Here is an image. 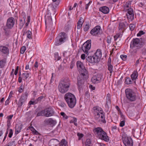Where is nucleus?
<instances>
[{
	"label": "nucleus",
	"mask_w": 146,
	"mask_h": 146,
	"mask_svg": "<svg viewBox=\"0 0 146 146\" xmlns=\"http://www.w3.org/2000/svg\"><path fill=\"white\" fill-rule=\"evenodd\" d=\"M29 73L27 72H26L24 73H23L22 74L23 78H24V80H27V78L29 76Z\"/></svg>",
	"instance_id": "30"
},
{
	"label": "nucleus",
	"mask_w": 146,
	"mask_h": 146,
	"mask_svg": "<svg viewBox=\"0 0 146 146\" xmlns=\"http://www.w3.org/2000/svg\"><path fill=\"white\" fill-rule=\"evenodd\" d=\"M25 24V21H23L22 19L20 20L19 26L21 27H22Z\"/></svg>",
	"instance_id": "40"
},
{
	"label": "nucleus",
	"mask_w": 146,
	"mask_h": 146,
	"mask_svg": "<svg viewBox=\"0 0 146 146\" xmlns=\"http://www.w3.org/2000/svg\"><path fill=\"white\" fill-rule=\"evenodd\" d=\"M23 89L24 86L23 84H21L19 88V92L20 93H22L23 91Z\"/></svg>",
	"instance_id": "38"
},
{
	"label": "nucleus",
	"mask_w": 146,
	"mask_h": 146,
	"mask_svg": "<svg viewBox=\"0 0 146 146\" xmlns=\"http://www.w3.org/2000/svg\"><path fill=\"white\" fill-rule=\"evenodd\" d=\"M111 38L110 36H107V42L108 43L110 44L111 43Z\"/></svg>",
	"instance_id": "45"
},
{
	"label": "nucleus",
	"mask_w": 146,
	"mask_h": 146,
	"mask_svg": "<svg viewBox=\"0 0 146 146\" xmlns=\"http://www.w3.org/2000/svg\"><path fill=\"white\" fill-rule=\"evenodd\" d=\"M60 0H55V8H57L60 3Z\"/></svg>",
	"instance_id": "47"
},
{
	"label": "nucleus",
	"mask_w": 146,
	"mask_h": 146,
	"mask_svg": "<svg viewBox=\"0 0 146 146\" xmlns=\"http://www.w3.org/2000/svg\"><path fill=\"white\" fill-rule=\"evenodd\" d=\"M13 116V115H10L8 116L7 118L8 119V120H11Z\"/></svg>",
	"instance_id": "58"
},
{
	"label": "nucleus",
	"mask_w": 146,
	"mask_h": 146,
	"mask_svg": "<svg viewBox=\"0 0 146 146\" xmlns=\"http://www.w3.org/2000/svg\"><path fill=\"white\" fill-rule=\"evenodd\" d=\"M120 35L118 34L114 36V38L115 40H116L120 36Z\"/></svg>",
	"instance_id": "49"
},
{
	"label": "nucleus",
	"mask_w": 146,
	"mask_h": 146,
	"mask_svg": "<svg viewBox=\"0 0 146 146\" xmlns=\"http://www.w3.org/2000/svg\"><path fill=\"white\" fill-rule=\"evenodd\" d=\"M120 57L123 60L125 61L126 60L127 56L126 55H120Z\"/></svg>",
	"instance_id": "48"
},
{
	"label": "nucleus",
	"mask_w": 146,
	"mask_h": 146,
	"mask_svg": "<svg viewBox=\"0 0 146 146\" xmlns=\"http://www.w3.org/2000/svg\"><path fill=\"white\" fill-rule=\"evenodd\" d=\"M94 132L97 135V137L100 139L103 140L105 141H108L109 140L108 137L106 133L100 127H98L94 130Z\"/></svg>",
	"instance_id": "4"
},
{
	"label": "nucleus",
	"mask_w": 146,
	"mask_h": 146,
	"mask_svg": "<svg viewBox=\"0 0 146 146\" xmlns=\"http://www.w3.org/2000/svg\"><path fill=\"white\" fill-rule=\"evenodd\" d=\"M55 58H57V60H59L61 59V57L60 56H58V53L55 54Z\"/></svg>",
	"instance_id": "57"
},
{
	"label": "nucleus",
	"mask_w": 146,
	"mask_h": 146,
	"mask_svg": "<svg viewBox=\"0 0 146 146\" xmlns=\"http://www.w3.org/2000/svg\"><path fill=\"white\" fill-rule=\"evenodd\" d=\"M99 10L105 14L108 13L109 12V8L106 6H104L100 8Z\"/></svg>",
	"instance_id": "22"
},
{
	"label": "nucleus",
	"mask_w": 146,
	"mask_h": 146,
	"mask_svg": "<svg viewBox=\"0 0 146 146\" xmlns=\"http://www.w3.org/2000/svg\"><path fill=\"white\" fill-rule=\"evenodd\" d=\"M31 129L34 134L37 135L38 133V132L33 127H31Z\"/></svg>",
	"instance_id": "35"
},
{
	"label": "nucleus",
	"mask_w": 146,
	"mask_h": 146,
	"mask_svg": "<svg viewBox=\"0 0 146 146\" xmlns=\"http://www.w3.org/2000/svg\"><path fill=\"white\" fill-rule=\"evenodd\" d=\"M13 131L12 129H10L9 130V132L8 135V136L9 137L11 138L13 134Z\"/></svg>",
	"instance_id": "43"
},
{
	"label": "nucleus",
	"mask_w": 146,
	"mask_h": 146,
	"mask_svg": "<svg viewBox=\"0 0 146 146\" xmlns=\"http://www.w3.org/2000/svg\"><path fill=\"white\" fill-rule=\"evenodd\" d=\"M145 33L143 31H140L139 33L137 34V36H141L142 35L144 34Z\"/></svg>",
	"instance_id": "46"
},
{
	"label": "nucleus",
	"mask_w": 146,
	"mask_h": 146,
	"mask_svg": "<svg viewBox=\"0 0 146 146\" xmlns=\"http://www.w3.org/2000/svg\"><path fill=\"white\" fill-rule=\"evenodd\" d=\"M60 129L61 127H60V124H59L58 125V126L56 127V129L58 132H59L60 131Z\"/></svg>",
	"instance_id": "53"
},
{
	"label": "nucleus",
	"mask_w": 146,
	"mask_h": 146,
	"mask_svg": "<svg viewBox=\"0 0 146 146\" xmlns=\"http://www.w3.org/2000/svg\"><path fill=\"white\" fill-rule=\"evenodd\" d=\"M85 79V78H84L81 76H78L77 77V85L78 86V88L80 89L82 88V86L84 84Z\"/></svg>",
	"instance_id": "16"
},
{
	"label": "nucleus",
	"mask_w": 146,
	"mask_h": 146,
	"mask_svg": "<svg viewBox=\"0 0 146 146\" xmlns=\"http://www.w3.org/2000/svg\"><path fill=\"white\" fill-rule=\"evenodd\" d=\"M60 114L64 119H66L68 118V116L64 112H61L60 113Z\"/></svg>",
	"instance_id": "39"
},
{
	"label": "nucleus",
	"mask_w": 146,
	"mask_h": 146,
	"mask_svg": "<svg viewBox=\"0 0 146 146\" xmlns=\"http://www.w3.org/2000/svg\"><path fill=\"white\" fill-rule=\"evenodd\" d=\"M128 25L126 22L120 23H119V27H127Z\"/></svg>",
	"instance_id": "32"
},
{
	"label": "nucleus",
	"mask_w": 146,
	"mask_h": 146,
	"mask_svg": "<svg viewBox=\"0 0 146 146\" xmlns=\"http://www.w3.org/2000/svg\"><path fill=\"white\" fill-rule=\"evenodd\" d=\"M94 54V55L100 61V59L102 57V52L101 50L99 49H98Z\"/></svg>",
	"instance_id": "24"
},
{
	"label": "nucleus",
	"mask_w": 146,
	"mask_h": 146,
	"mask_svg": "<svg viewBox=\"0 0 146 146\" xmlns=\"http://www.w3.org/2000/svg\"><path fill=\"white\" fill-rule=\"evenodd\" d=\"M34 66L35 68H37L38 67V62L37 61L35 62Z\"/></svg>",
	"instance_id": "63"
},
{
	"label": "nucleus",
	"mask_w": 146,
	"mask_h": 146,
	"mask_svg": "<svg viewBox=\"0 0 146 146\" xmlns=\"http://www.w3.org/2000/svg\"><path fill=\"white\" fill-rule=\"evenodd\" d=\"M47 122L51 124H52L54 123V121L53 120L52 118H50L48 120Z\"/></svg>",
	"instance_id": "44"
},
{
	"label": "nucleus",
	"mask_w": 146,
	"mask_h": 146,
	"mask_svg": "<svg viewBox=\"0 0 146 146\" xmlns=\"http://www.w3.org/2000/svg\"><path fill=\"white\" fill-rule=\"evenodd\" d=\"M86 57L87 61L91 63H97L99 61L95 56H91L89 53L87 54Z\"/></svg>",
	"instance_id": "11"
},
{
	"label": "nucleus",
	"mask_w": 146,
	"mask_h": 146,
	"mask_svg": "<svg viewBox=\"0 0 146 146\" xmlns=\"http://www.w3.org/2000/svg\"><path fill=\"white\" fill-rule=\"evenodd\" d=\"M44 98V97L43 96H40V97H39L37 99V101H40L42 99H43Z\"/></svg>",
	"instance_id": "60"
},
{
	"label": "nucleus",
	"mask_w": 146,
	"mask_h": 146,
	"mask_svg": "<svg viewBox=\"0 0 146 146\" xmlns=\"http://www.w3.org/2000/svg\"><path fill=\"white\" fill-rule=\"evenodd\" d=\"M95 119L98 122H102L106 123L105 115L103 110H100V111L96 112L95 117Z\"/></svg>",
	"instance_id": "8"
},
{
	"label": "nucleus",
	"mask_w": 146,
	"mask_h": 146,
	"mask_svg": "<svg viewBox=\"0 0 146 146\" xmlns=\"http://www.w3.org/2000/svg\"><path fill=\"white\" fill-rule=\"evenodd\" d=\"M70 85V82L68 78H64L61 80L58 87L59 92L62 94L68 91Z\"/></svg>",
	"instance_id": "2"
},
{
	"label": "nucleus",
	"mask_w": 146,
	"mask_h": 146,
	"mask_svg": "<svg viewBox=\"0 0 146 146\" xmlns=\"http://www.w3.org/2000/svg\"><path fill=\"white\" fill-rule=\"evenodd\" d=\"M81 70V74L80 76H81L84 78L86 79L88 77L87 71L84 67Z\"/></svg>",
	"instance_id": "23"
},
{
	"label": "nucleus",
	"mask_w": 146,
	"mask_h": 146,
	"mask_svg": "<svg viewBox=\"0 0 146 146\" xmlns=\"http://www.w3.org/2000/svg\"><path fill=\"white\" fill-rule=\"evenodd\" d=\"M125 120H123L121 121V122L120 124V126L121 127H122L124 126L125 125Z\"/></svg>",
	"instance_id": "50"
},
{
	"label": "nucleus",
	"mask_w": 146,
	"mask_h": 146,
	"mask_svg": "<svg viewBox=\"0 0 146 146\" xmlns=\"http://www.w3.org/2000/svg\"><path fill=\"white\" fill-rule=\"evenodd\" d=\"M26 50V47L24 46H22L20 52L22 54H23Z\"/></svg>",
	"instance_id": "37"
},
{
	"label": "nucleus",
	"mask_w": 146,
	"mask_h": 146,
	"mask_svg": "<svg viewBox=\"0 0 146 146\" xmlns=\"http://www.w3.org/2000/svg\"><path fill=\"white\" fill-rule=\"evenodd\" d=\"M125 93L127 98L131 102L135 101L136 99V96L135 92L130 89H127Z\"/></svg>",
	"instance_id": "7"
},
{
	"label": "nucleus",
	"mask_w": 146,
	"mask_h": 146,
	"mask_svg": "<svg viewBox=\"0 0 146 146\" xmlns=\"http://www.w3.org/2000/svg\"><path fill=\"white\" fill-rule=\"evenodd\" d=\"M102 77V76L100 74L96 75L92 78V81L94 84H97L100 82Z\"/></svg>",
	"instance_id": "14"
},
{
	"label": "nucleus",
	"mask_w": 146,
	"mask_h": 146,
	"mask_svg": "<svg viewBox=\"0 0 146 146\" xmlns=\"http://www.w3.org/2000/svg\"><path fill=\"white\" fill-rule=\"evenodd\" d=\"M27 33V37L29 39L32 38V33L29 30L28 31Z\"/></svg>",
	"instance_id": "33"
},
{
	"label": "nucleus",
	"mask_w": 146,
	"mask_h": 146,
	"mask_svg": "<svg viewBox=\"0 0 146 146\" xmlns=\"http://www.w3.org/2000/svg\"><path fill=\"white\" fill-rule=\"evenodd\" d=\"M132 82V80L130 78H127L125 79V83L127 84H131Z\"/></svg>",
	"instance_id": "31"
},
{
	"label": "nucleus",
	"mask_w": 146,
	"mask_h": 146,
	"mask_svg": "<svg viewBox=\"0 0 146 146\" xmlns=\"http://www.w3.org/2000/svg\"><path fill=\"white\" fill-rule=\"evenodd\" d=\"M45 22L46 27L48 26V25H52V19L51 16H45Z\"/></svg>",
	"instance_id": "18"
},
{
	"label": "nucleus",
	"mask_w": 146,
	"mask_h": 146,
	"mask_svg": "<svg viewBox=\"0 0 146 146\" xmlns=\"http://www.w3.org/2000/svg\"><path fill=\"white\" fill-rule=\"evenodd\" d=\"M11 120H7V125L8 127V128H9L11 125Z\"/></svg>",
	"instance_id": "55"
},
{
	"label": "nucleus",
	"mask_w": 146,
	"mask_h": 146,
	"mask_svg": "<svg viewBox=\"0 0 146 146\" xmlns=\"http://www.w3.org/2000/svg\"><path fill=\"white\" fill-rule=\"evenodd\" d=\"M59 145L60 146H67V142L65 139H63L59 143Z\"/></svg>",
	"instance_id": "28"
},
{
	"label": "nucleus",
	"mask_w": 146,
	"mask_h": 146,
	"mask_svg": "<svg viewBox=\"0 0 146 146\" xmlns=\"http://www.w3.org/2000/svg\"><path fill=\"white\" fill-rule=\"evenodd\" d=\"M111 58H109L108 59V65L111 64Z\"/></svg>",
	"instance_id": "64"
},
{
	"label": "nucleus",
	"mask_w": 146,
	"mask_h": 146,
	"mask_svg": "<svg viewBox=\"0 0 146 146\" xmlns=\"http://www.w3.org/2000/svg\"><path fill=\"white\" fill-rule=\"evenodd\" d=\"M91 141L90 139H86V143L85 145H91Z\"/></svg>",
	"instance_id": "42"
},
{
	"label": "nucleus",
	"mask_w": 146,
	"mask_h": 146,
	"mask_svg": "<svg viewBox=\"0 0 146 146\" xmlns=\"http://www.w3.org/2000/svg\"><path fill=\"white\" fill-rule=\"evenodd\" d=\"M131 77L133 80H135L137 77V71H134L133 74L131 75Z\"/></svg>",
	"instance_id": "27"
},
{
	"label": "nucleus",
	"mask_w": 146,
	"mask_h": 146,
	"mask_svg": "<svg viewBox=\"0 0 146 146\" xmlns=\"http://www.w3.org/2000/svg\"><path fill=\"white\" fill-rule=\"evenodd\" d=\"M64 98L70 108H72L75 106L76 100L73 94L70 92L67 93L64 95Z\"/></svg>",
	"instance_id": "1"
},
{
	"label": "nucleus",
	"mask_w": 146,
	"mask_h": 146,
	"mask_svg": "<svg viewBox=\"0 0 146 146\" xmlns=\"http://www.w3.org/2000/svg\"><path fill=\"white\" fill-rule=\"evenodd\" d=\"M108 65V69L110 71V73H111L113 72V66L111 64Z\"/></svg>",
	"instance_id": "34"
},
{
	"label": "nucleus",
	"mask_w": 146,
	"mask_h": 146,
	"mask_svg": "<svg viewBox=\"0 0 146 146\" xmlns=\"http://www.w3.org/2000/svg\"><path fill=\"white\" fill-rule=\"evenodd\" d=\"M0 51L4 54H6L9 52L8 47L3 46H0Z\"/></svg>",
	"instance_id": "21"
},
{
	"label": "nucleus",
	"mask_w": 146,
	"mask_h": 146,
	"mask_svg": "<svg viewBox=\"0 0 146 146\" xmlns=\"http://www.w3.org/2000/svg\"><path fill=\"white\" fill-rule=\"evenodd\" d=\"M94 132L97 135V137L100 139L103 140L105 141H108L109 140L108 137L106 133L100 127H98L94 130Z\"/></svg>",
	"instance_id": "3"
},
{
	"label": "nucleus",
	"mask_w": 146,
	"mask_h": 146,
	"mask_svg": "<svg viewBox=\"0 0 146 146\" xmlns=\"http://www.w3.org/2000/svg\"><path fill=\"white\" fill-rule=\"evenodd\" d=\"M84 22V19L82 17H80V18L78 23H77V27H82V24Z\"/></svg>",
	"instance_id": "25"
},
{
	"label": "nucleus",
	"mask_w": 146,
	"mask_h": 146,
	"mask_svg": "<svg viewBox=\"0 0 146 146\" xmlns=\"http://www.w3.org/2000/svg\"><path fill=\"white\" fill-rule=\"evenodd\" d=\"M15 20L13 17L9 18L7 20V27H13L15 24Z\"/></svg>",
	"instance_id": "17"
},
{
	"label": "nucleus",
	"mask_w": 146,
	"mask_h": 146,
	"mask_svg": "<svg viewBox=\"0 0 146 146\" xmlns=\"http://www.w3.org/2000/svg\"><path fill=\"white\" fill-rule=\"evenodd\" d=\"M67 36L66 33L64 32H61L59 33L56 37V41L55 45L59 46L64 42Z\"/></svg>",
	"instance_id": "6"
},
{
	"label": "nucleus",
	"mask_w": 146,
	"mask_h": 146,
	"mask_svg": "<svg viewBox=\"0 0 146 146\" xmlns=\"http://www.w3.org/2000/svg\"><path fill=\"white\" fill-rule=\"evenodd\" d=\"M15 144V141H11L7 145L8 146H12L14 145Z\"/></svg>",
	"instance_id": "36"
},
{
	"label": "nucleus",
	"mask_w": 146,
	"mask_h": 146,
	"mask_svg": "<svg viewBox=\"0 0 146 146\" xmlns=\"http://www.w3.org/2000/svg\"><path fill=\"white\" fill-rule=\"evenodd\" d=\"M131 4L130 1L127 2L124 5V9L127 11V13L126 15L128 20L132 21L134 19V14L133 9L130 8Z\"/></svg>",
	"instance_id": "5"
},
{
	"label": "nucleus",
	"mask_w": 146,
	"mask_h": 146,
	"mask_svg": "<svg viewBox=\"0 0 146 146\" xmlns=\"http://www.w3.org/2000/svg\"><path fill=\"white\" fill-rule=\"evenodd\" d=\"M136 26L135 25L132 24H131L129 25V27H135Z\"/></svg>",
	"instance_id": "62"
},
{
	"label": "nucleus",
	"mask_w": 146,
	"mask_h": 146,
	"mask_svg": "<svg viewBox=\"0 0 146 146\" xmlns=\"http://www.w3.org/2000/svg\"><path fill=\"white\" fill-rule=\"evenodd\" d=\"M28 95V93L27 91L25 92L22 95L18 102V105L19 106H21L24 103L27 98Z\"/></svg>",
	"instance_id": "12"
},
{
	"label": "nucleus",
	"mask_w": 146,
	"mask_h": 146,
	"mask_svg": "<svg viewBox=\"0 0 146 146\" xmlns=\"http://www.w3.org/2000/svg\"><path fill=\"white\" fill-rule=\"evenodd\" d=\"M123 142L125 146H133V141L130 137L126 136L125 135L122 136Z\"/></svg>",
	"instance_id": "9"
},
{
	"label": "nucleus",
	"mask_w": 146,
	"mask_h": 146,
	"mask_svg": "<svg viewBox=\"0 0 146 146\" xmlns=\"http://www.w3.org/2000/svg\"><path fill=\"white\" fill-rule=\"evenodd\" d=\"M85 54H82L81 56V58L83 60H84L85 58Z\"/></svg>",
	"instance_id": "61"
},
{
	"label": "nucleus",
	"mask_w": 146,
	"mask_h": 146,
	"mask_svg": "<svg viewBox=\"0 0 146 146\" xmlns=\"http://www.w3.org/2000/svg\"><path fill=\"white\" fill-rule=\"evenodd\" d=\"M35 104V102H33L31 101H30L29 102V106L28 107L29 108H30V106L31 105H34Z\"/></svg>",
	"instance_id": "59"
},
{
	"label": "nucleus",
	"mask_w": 146,
	"mask_h": 146,
	"mask_svg": "<svg viewBox=\"0 0 146 146\" xmlns=\"http://www.w3.org/2000/svg\"><path fill=\"white\" fill-rule=\"evenodd\" d=\"M101 28H93L91 31L90 33L93 35H96L99 33Z\"/></svg>",
	"instance_id": "20"
},
{
	"label": "nucleus",
	"mask_w": 146,
	"mask_h": 146,
	"mask_svg": "<svg viewBox=\"0 0 146 146\" xmlns=\"http://www.w3.org/2000/svg\"><path fill=\"white\" fill-rule=\"evenodd\" d=\"M78 136L79 137V139H80L83 137L84 135L82 133H78L77 134Z\"/></svg>",
	"instance_id": "54"
},
{
	"label": "nucleus",
	"mask_w": 146,
	"mask_h": 146,
	"mask_svg": "<svg viewBox=\"0 0 146 146\" xmlns=\"http://www.w3.org/2000/svg\"><path fill=\"white\" fill-rule=\"evenodd\" d=\"M106 106L108 108H110L111 106V100L110 99V95L109 94H107L106 97Z\"/></svg>",
	"instance_id": "19"
},
{
	"label": "nucleus",
	"mask_w": 146,
	"mask_h": 146,
	"mask_svg": "<svg viewBox=\"0 0 146 146\" xmlns=\"http://www.w3.org/2000/svg\"><path fill=\"white\" fill-rule=\"evenodd\" d=\"M21 15L23 16L24 19V21H25L26 18V15L25 13L24 12H22L21 14Z\"/></svg>",
	"instance_id": "51"
},
{
	"label": "nucleus",
	"mask_w": 146,
	"mask_h": 146,
	"mask_svg": "<svg viewBox=\"0 0 146 146\" xmlns=\"http://www.w3.org/2000/svg\"><path fill=\"white\" fill-rule=\"evenodd\" d=\"M44 116V110L38 112L37 114V116Z\"/></svg>",
	"instance_id": "41"
},
{
	"label": "nucleus",
	"mask_w": 146,
	"mask_h": 146,
	"mask_svg": "<svg viewBox=\"0 0 146 146\" xmlns=\"http://www.w3.org/2000/svg\"><path fill=\"white\" fill-rule=\"evenodd\" d=\"M22 129V127L19 125L17 124L15 126V134H17L19 133Z\"/></svg>",
	"instance_id": "26"
},
{
	"label": "nucleus",
	"mask_w": 146,
	"mask_h": 146,
	"mask_svg": "<svg viewBox=\"0 0 146 146\" xmlns=\"http://www.w3.org/2000/svg\"><path fill=\"white\" fill-rule=\"evenodd\" d=\"M140 40L139 38H134L131 43L130 47L133 48L135 47H137V48H140L139 46L140 45Z\"/></svg>",
	"instance_id": "13"
},
{
	"label": "nucleus",
	"mask_w": 146,
	"mask_h": 146,
	"mask_svg": "<svg viewBox=\"0 0 146 146\" xmlns=\"http://www.w3.org/2000/svg\"><path fill=\"white\" fill-rule=\"evenodd\" d=\"M91 40H89L85 42L82 47L83 52L85 53L88 54V51L90 49L91 46Z\"/></svg>",
	"instance_id": "10"
},
{
	"label": "nucleus",
	"mask_w": 146,
	"mask_h": 146,
	"mask_svg": "<svg viewBox=\"0 0 146 146\" xmlns=\"http://www.w3.org/2000/svg\"><path fill=\"white\" fill-rule=\"evenodd\" d=\"M4 66L3 61L2 60L0 61V68H2Z\"/></svg>",
	"instance_id": "52"
},
{
	"label": "nucleus",
	"mask_w": 146,
	"mask_h": 146,
	"mask_svg": "<svg viewBox=\"0 0 146 146\" xmlns=\"http://www.w3.org/2000/svg\"><path fill=\"white\" fill-rule=\"evenodd\" d=\"M141 53L142 54L145 55L146 54V49L143 48L141 51Z\"/></svg>",
	"instance_id": "56"
},
{
	"label": "nucleus",
	"mask_w": 146,
	"mask_h": 146,
	"mask_svg": "<svg viewBox=\"0 0 146 146\" xmlns=\"http://www.w3.org/2000/svg\"><path fill=\"white\" fill-rule=\"evenodd\" d=\"M76 65L78 68H79L81 69L84 67L83 63L79 61L77 62Z\"/></svg>",
	"instance_id": "29"
},
{
	"label": "nucleus",
	"mask_w": 146,
	"mask_h": 146,
	"mask_svg": "<svg viewBox=\"0 0 146 146\" xmlns=\"http://www.w3.org/2000/svg\"><path fill=\"white\" fill-rule=\"evenodd\" d=\"M44 116L50 117L52 116L54 113V111L51 107L48 108L44 110Z\"/></svg>",
	"instance_id": "15"
}]
</instances>
